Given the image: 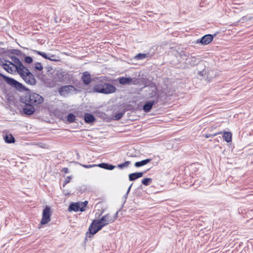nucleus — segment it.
Masks as SVG:
<instances>
[{"mask_svg":"<svg viewBox=\"0 0 253 253\" xmlns=\"http://www.w3.org/2000/svg\"><path fill=\"white\" fill-rule=\"evenodd\" d=\"M118 212L113 216L110 214L103 215L99 219L94 220L89 227V231L91 235H94L100 230L104 226L114 222L116 219Z\"/></svg>","mask_w":253,"mask_h":253,"instance_id":"obj_1","label":"nucleus"},{"mask_svg":"<svg viewBox=\"0 0 253 253\" xmlns=\"http://www.w3.org/2000/svg\"><path fill=\"white\" fill-rule=\"evenodd\" d=\"M25 103L30 105H37L43 102V98L40 94L30 92L25 94Z\"/></svg>","mask_w":253,"mask_h":253,"instance_id":"obj_2","label":"nucleus"},{"mask_svg":"<svg viewBox=\"0 0 253 253\" xmlns=\"http://www.w3.org/2000/svg\"><path fill=\"white\" fill-rule=\"evenodd\" d=\"M14 61L15 63V69H16L17 72L22 79L31 73L28 69L22 65L21 61L18 58H15Z\"/></svg>","mask_w":253,"mask_h":253,"instance_id":"obj_3","label":"nucleus"},{"mask_svg":"<svg viewBox=\"0 0 253 253\" xmlns=\"http://www.w3.org/2000/svg\"><path fill=\"white\" fill-rule=\"evenodd\" d=\"M51 208L49 206H46L42 212V217L40 222V224L45 225L48 223L51 220Z\"/></svg>","mask_w":253,"mask_h":253,"instance_id":"obj_4","label":"nucleus"},{"mask_svg":"<svg viewBox=\"0 0 253 253\" xmlns=\"http://www.w3.org/2000/svg\"><path fill=\"white\" fill-rule=\"evenodd\" d=\"M87 202L84 201V202H79L71 204L69 207V211H84L85 210V208L87 206Z\"/></svg>","mask_w":253,"mask_h":253,"instance_id":"obj_5","label":"nucleus"},{"mask_svg":"<svg viewBox=\"0 0 253 253\" xmlns=\"http://www.w3.org/2000/svg\"><path fill=\"white\" fill-rule=\"evenodd\" d=\"M75 90V88L71 85L62 86L58 90L60 94L64 96L73 93Z\"/></svg>","mask_w":253,"mask_h":253,"instance_id":"obj_6","label":"nucleus"},{"mask_svg":"<svg viewBox=\"0 0 253 253\" xmlns=\"http://www.w3.org/2000/svg\"><path fill=\"white\" fill-rule=\"evenodd\" d=\"M2 78L6 82L7 84L17 89H21L23 85L12 78L7 77L4 75H1Z\"/></svg>","mask_w":253,"mask_h":253,"instance_id":"obj_7","label":"nucleus"},{"mask_svg":"<svg viewBox=\"0 0 253 253\" xmlns=\"http://www.w3.org/2000/svg\"><path fill=\"white\" fill-rule=\"evenodd\" d=\"M213 37L211 34H208L203 36L201 39L197 40L196 43H200L203 45H207L210 43L213 40Z\"/></svg>","mask_w":253,"mask_h":253,"instance_id":"obj_8","label":"nucleus"},{"mask_svg":"<svg viewBox=\"0 0 253 253\" xmlns=\"http://www.w3.org/2000/svg\"><path fill=\"white\" fill-rule=\"evenodd\" d=\"M103 94H110L115 92L116 88L111 84L103 82Z\"/></svg>","mask_w":253,"mask_h":253,"instance_id":"obj_9","label":"nucleus"},{"mask_svg":"<svg viewBox=\"0 0 253 253\" xmlns=\"http://www.w3.org/2000/svg\"><path fill=\"white\" fill-rule=\"evenodd\" d=\"M1 65L3 69L9 73L12 74L15 69V63L14 64L10 61H6L5 63H3Z\"/></svg>","mask_w":253,"mask_h":253,"instance_id":"obj_10","label":"nucleus"},{"mask_svg":"<svg viewBox=\"0 0 253 253\" xmlns=\"http://www.w3.org/2000/svg\"><path fill=\"white\" fill-rule=\"evenodd\" d=\"M103 82L98 83L93 86L91 92L103 93V91L102 90H103Z\"/></svg>","mask_w":253,"mask_h":253,"instance_id":"obj_11","label":"nucleus"},{"mask_svg":"<svg viewBox=\"0 0 253 253\" xmlns=\"http://www.w3.org/2000/svg\"><path fill=\"white\" fill-rule=\"evenodd\" d=\"M23 79L26 83L31 85H34L36 83V80L31 73H29V74L25 77Z\"/></svg>","mask_w":253,"mask_h":253,"instance_id":"obj_12","label":"nucleus"},{"mask_svg":"<svg viewBox=\"0 0 253 253\" xmlns=\"http://www.w3.org/2000/svg\"><path fill=\"white\" fill-rule=\"evenodd\" d=\"M143 173L142 172H134L129 174V180L130 181H133L137 178L143 176Z\"/></svg>","mask_w":253,"mask_h":253,"instance_id":"obj_13","label":"nucleus"},{"mask_svg":"<svg viewBox=\"0 0 253 253\" xmlns=\"http://www.w3.org/2000/svg\"><path fill=\"white\" fill-rule=\"evenodd\" d=\"M82 80L85 84H88L90 82V75L87 72H84L82 76Z\"/></svg>","mask_w":253,"mask_h":253,"instance_id":"obj_14","label":"nucleus"},{"mask_svg":"<svg viewBox=\"0 0 253 253\" xmlns=\"http://www.w3.org/2000/svg\"><path fill=\"white\" fill-rule=\"evenodd\" d=\"M155 103L154 101H149L145 104L143 106V110L145 112H149L152 109Z\"/></svg>","mask_w":253,"mask_h":253,"instance_id":"obj_15","label":"nucleus"},{"mask_svg":"<svg viewBox=\"0 0 253 253\" xmlns=\"http://www.w3.org/2000/svg\"><path fill=\"white\" fill-rule=\"evenodd\" d=\"M232 136V133L230 132L224 131L223 132V138L224 140L228 143L231 142Z\"/></svg>","mask_w":253,"mask_h":253,"instance_id":"obj_16","label":"nucleus"},{"mask_svg":"<svg viewBox=\"0 0 253 253\" xmlns=\"http://www.w3.org/2000/svg\"><path fill=\"white\" fill-rule=\"evenodd\" d=\"M56 77H54V83L52 84V86H54L57 83L61 82L63 80V75L61 73L57 72L55 74Z\"/></svg>","mask_w":253,"mask_h":253,"instance_id":"obj_17","label":"nucleus"},{"mask_svg":"<svg viewBox=\"0 0 253 253\" xmlns=\"http://www.w3.org/2000/svg\"><path fill=\"white\" fill-rule=\"evenodd\" d=\"M3 139L7 143H12L15 142V138L11 134H6L3 136Z\"/></svg>","mask_w":253,"mask_h":253,"instance_id":"obj_18","label":"nucleus"},{"mask_svg":"<svg viewBox=\"0 0 253 253\" xmlns=\"http://www.w3.org/2000/svg\"><path fill=\"white\" fill-rule=\"evenodd\" d=\"M84 117L85 122L87 123H92L95 121L94 116L88 113L85 114Z\"/></svg>","mask_w":253,"mask_h":253,"instance_id":"obj_19","label":"nucleus"},{"mask_svg":"<svg viewBox=\"0 0 253 253\" xmlns=\"http://www.w3.org/2000/svg\"><path fill=\"white\" fill-rule=\"evenodd\" d=\"M97 167L109 170H112L115 168V166L112 165H109L106 163H101L98 164L97 165Z\"/></svg>","mask_w":253,"mask_h":253,"instance_id":"obj_20","label":"nucleus"},{"mask_svg":"<svg viewBox=\"0 0 253 253\" xmlns=\"http://www.w3.org/2000/svg\"><path fill=\"white\" fill-rule=\"evenodd\" d=\"M132 82V79L130 78L122 77L120 79V83L123 84H130Z\"/></svg>","mask_w":253,"mask_h":253,"instance_id":"obj_21","label":"nucleus"},{"mask_svg":"<svg viewBox=\"0 0 253 253\" xmlns=\"http://www.w3.org/2000/svg\"><path fill=\"white\" fill-rule=\"evenodd\" d=\"M24 112L27 115H31L34 113L35 108L30 106L25 107L23 109Z\"/></svg>","mask_w":253,"mask_h":253,"instance_id":"obj_22","label":"nucleus"},{"mask_svg":"<svg viewBox=\"0 0 253 253\" xmlns=\"http://www.w3.org/2000/svg\"><path fill=\"white\" fill-rule=\"evenodd\" d=\"M151 161V159H145L140 162H137L134 164V166L136 167H140L144 166L149 163Z\"/></svg>","mask_w":253,"mask_h":253,"instance_id":"obj_23","label":"nucleus"},{"mask_svg":"<svg viewBox=\"0 0 253 253\" xmlns=\"http://www.w3.org/2000/svg\"><path fill=\"white\" fill-rule=\"evenodd\" d=\"M33 52L34 53H36L41 56H42V57H43L45 59H50L49 58V57L48 56V54H47L46 53H44V52H41V51H38V50H33Z\"/></svg>","mask_w":253,"mask_h":253,"instance_id":"obj_24","label":"nucleus"},{"mask_svg":"<svg viewBox=\"0 0 253 253\" xmlns=\"http://www.w3.org/2000/svg\"><path fill=\"white\" fill-rule=\"evenodd\" d=\"M147 57H148V54H147L139 53L134 57V58L136 60H142L146 58Z\"/></svg>","mask_w":253,"mask_h":253,"instance_id":"obj_25","label":"nucleus"},{"mask_svg":"<svg viewBox=\"0 0 253 253\" xmlns=\"http://www.w3.org/2000/svg\"><path fill=\"white\" fill-rule=\"evenodd\" d=\"M75 116L74 114L70 113L67 116V121L69 123H73L75 121Z\"/></svg>","mask_w":253,"mask_h":253,"instance_id":"obj_26","label":"nucleus"},{"mask_svg":"<svg viewBox=\"0 0 253 253\" xmlns=\"http://www.w3.org/2000/svg\"><path fill=\"white\" fill-rule=\"evenodd\" d=\"M152 182V179L150 178H145L143 179L142 181V183L143 184L147 186L150 184Z\"/></svg>","mask_w":253,"mask_h":253,"instance_id":"obj_27","label":"nucleus"},{"mask_svg":"<svg viewBox=\"0 0 253 253\" xmlns=\"http://www.w3.org/2000/svg\"><path fill=\"white\" fill-rule=\"evenodd\" d=\"M130 162L129 161H126L124 163L118 165L119 168L122 169L124 167H127L128 166Z\"/></svg>","mask_w":253,"mask_h":253,"instance_id":"obj_28","label":"nucleus"},{"mask_svg":"<svg viewBox=\"0 0 253 253\" xmlns=\"http://www.w3.org/2000/svg\"><path fill=\"white\" fill-rule=\"evenodd\" d=\"M222 133V132L221 131H220V132H216V133H215L213 134H206L205 135H204V137L206 138H209L210 137H213V136H216L218 134H221Z\"/></svg>","mask_w":253,"mask_h":253,"instance_id":"obj_29","label":"nucleus"},{"mask_svg":"<svg viewBox=\"0 0 253 253\" xmlns=\"http://www.w3.org/2000/svg\"><path fill=\"white\" fill-rule=\"evenodd\" d=\"M35 68L38 70H42L43 69V67L41 63H37L35 64Z\"/></svg>","mask_w":253,"mask_h":253,"instance_id":"obj_30","label":"nucleus"},{"mask_svg":"<svg viewBox=\"0 0 253 253\" xmlns=\"http://www.w3.org/2000/svg\"><path fill=\"white\" fill-rule=\"evenodd\" d=\"M48 56L49 57V58H50V59H48V60H50L51 61H55L58 60V59L55 58L56 56L55 55L48 54Z\"/></svg>","mask_w":253,"mask_h":253,"instance_id":"obj_31","label":"nucleus"},{"mask_svg":"<svg viewBox=\"0 0 253 253\" xmlns=\"http://www.w3.org/2000/svg\"><path fill=\"white\" fill-rule=\"evenodd\" d=\"M25 61L27 63L30 64V63H31L32 62L33 59L31 57H30V56H27V57H25Z\"/></svg>","mask_w":253,"mask_h":253,"instance_id":"obj_32","label":"nucleus"},{"mask_svg":"<svg viewBox=\"0 0 253 253\" xmlns=\"http://www.w3.org/2000/svg\"><path fill=\"white\" fill-rule=\"evenodd\" d=\"M123 113H119L116 114L115 116V118L116 120H118L120 119L123 116Z\"/></svg>","mask_w":253,"mask_h":253,"instance_id":"obj_33","label":"nucleus"},{"mask_svg":"<svg viewBox=\"0 0 253 253\" xmlns=\"http://www.w3.org/2000/svg\"><path fill=\"white\" fill-rule=\"evenodd\" d=\"M82 166L85 168L89 169L94 167H97V165H83Z\"/></svg>","mask_w":253,"mask_h":253,"instance_id":"obj_34","label":"nucleus"},{"mask_svg":"<svg viewBox=\"0 0 253 253\" xmlns=\"http://www.w3.org/2000/svg\"><path fill=\"white\" fill-rule=\"evenodd\" d=\"M70 179H71V177L70 176H68L65 180L64 181V186H65V185H66V184H67L68 182H69L70 180Z\"/></svg>","mask_w":253,"mask_h":253,"instance_id":"obj_35","label":"nucleus"},{"mask_svg":"<svg viewBox=\"0 0 253 253\" xmlns=\"http://www.w3.org/2000/svg\"><path fill=\"white\" fill-rule=\"evenodd\" d=\"M62 171L65 173H68V169L67 168H64L62 169Z\"/></svg>","mask_w":253,"mask_h":253,"instance_id":"obj_36","label":"nucleus"},{"mask_svg":"<svg viewBox=\"0 0 253 253\" xmlns=\"http://www.w3.org/2000/svg\"><path fill=\"white\" fill-rule=\"evenodd\" d=\"M40 147L43 148H46V145L45 144H41V145H39Z\"/></svg>","mask_w":253,"mask_h":253,"instance_id":"obj_37","label":"nucleus"},{"mask_svg":"<svg viewBox=\"0 0 253 253\" xmlns=\"http://www.w3.org/2000/svg\"><path fill=\"white\" fill-rule=\"evenodd\" d=\"M131 186H132V184H131V185H130V186L129 187V188H128V190H127V194H128V193H129V191H130V188H131Z\"/></svg>","mask_w":253,"mask_h":253,"instance_id":"obj_38","label":"nucleus"}]
</instances>
